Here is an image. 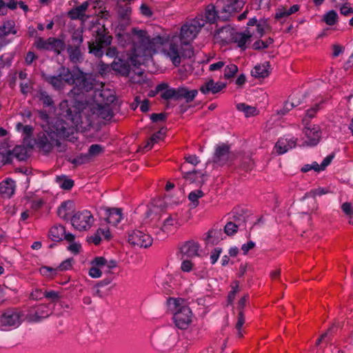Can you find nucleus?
Masks as SVG:
<instances>
[{
  "label": "nucleus",
  "mask_w": 353,
  "mask_h": 353,
  "mask_svg": "<svg viewBox=\"0 0 353 353\" xmlns=\"http://www.w3.org/2000/svg\"><path fill=\"white\" fill-rule=\"evenodd\" d=\"M206 23L209 21L206 20L204 12L184 23L179 33H170L152 39L145 30L134 29V33L135 38L145 45L143 57L147 58L152 56L161 47L163 54L177 67L184 59L193 56L194 50L191 43Z\"/></svg>",
  "instance_id": "obj_1"
},
{
  "label": "nucleus",
  "mask_w": 353,
  "mask_h": 353,
  "mask_svg": "<svg viewBox=\"0 0 353 353\" xmlns=\"http://www.w3.org/2000/svg\"><path fill=\"white\" fill-rule=\"evenodd\" d=\"M139 29L134 28L130 33L117 34L118 43L123 47H130L127 54L126 60L119 59L114 60L112 63L113 70L120 73L122 75H128L130 72V65L134 66L143 65L152 59L143 57V48L145 45L139 39L135 38L134 30Z\"/></svg>",
  "instance_id": "obj_2"
},
{
  "label": "nucleus",
  "mask_w": 353,
  "mask_h": 353,
  "mask_svg": "<svg viewBox=\"0 0 353 353\" xmlns=\"http://www.w3.org/2000/svg\"><path fill=\"white\" fill-rule=\"evenodd\" d=\"M64 116L71 121V126H68L66 122L61 119L57 120L54 124L48 127V130L45 129L37 135L36 144L39 150L46 153L49 152L54 146L60 145V140L69 138L77 130L80 124L77 116H71L70 108L66 110Z\"/></svg>",
  "instance_id": "obj_3"
},
{
  "label": "nucleus",
  "mask_w": 353,
  "mask_h": 353,
  "mask_svg": "<svg viewBox=\"0 0 353 353\" xmlns=\"http://www.w3.org/2000/svg\"><path fill=\"white\" fill-rule=\"evenodd\" d=\"M45 80L51 84L56 90L63 88L65 84L75 85L71 91L74 94L77 92H88L92 89V83L87 79L85 74L79 70H73L61 67L58 70L57 75H43Z\"/></svg>",
  "instance_id": "obj_4"
},
{
  "label": "nucleus",
  "mask_w": 353,
  "mask_h": 353,
  "mask_svg": "<svg viewBox=\"0 0 353 353\" xmlns=\"http://www.w3.org/2000/svg\"><path fill=\"white\" fill-rule=\"evenodd\" d=\"M245 0H217L215 5L210 4L205 10L206 20L213 23L216 19L225 21L244 6Z\"/></svg>",
  "instance_id": "obj_5"
},
{
  "label": "nucleus",
  "mask_w": 353,
  "mask_h": 353,
  "mask_svg": "<svg viewBox=\"0 0 353 353\" xmlns=\"http://www.w3.org/2000/svg\"><path fill=\"white\" fill-rule=\"evenodd\" d=\"M168 310L173 314L176 326L181 330L186 329L192 322V311L185 304L183 299L169 298L167 300Z\"/></svg>",
  "instance_id": "obj_6"
},
{
  "label": "nucleus",
  "mask_w": 353,
  "mask_h": 353,
  "mask_svg": "<svg viewBox=\"0 0 353 353\" xmlns=\"http://www.w3.org/2000/svg\"><path fill=\"white\" fill-rule=\"evenodd\" d=\"M88 110L92 112V115L89 116L87 118L88 126L92 125L94 118L99 117L103 119L109 120L112 117V110L110 107V105L99 103L91 104L88 107H85L81 112H76L74 114H72V113L71 112L72 117H74L75 115L77 116V119L79 120V122L80 123L79 127L77 128V130L80 128H83V117L85 116V114L88 112Z\"/></svg>",
  "instance_id": "obj_7"
},
{
  "label": "nucleus",
  "mask_w": 353,
  "mask_h": 353,
  "mask_svg": "<svg viewBox=\"0 0 353 353\" xmlns=\"http://www.w3.org/2000/svg\"><path fill=\"white\" fill-rule=\"evenodd\" d=\"M23 316L22 311L17 308L5 310L0 316V330L10 331L16 329L21 324Z\"/></svg>",
  "instance_id": "obj_8"
},
{
  "label": "nucleus",
  "mask_w": 353,
  "mask_h": 353,
  "mask_svg": "<svg viewBox=\"0 0 353 353\" xmlns=\"http://www.w3.org/2000/svg\"><path fill=\"white\" fill-rule=\"evenodd\" d=\"M91 268L88 274L93 279L100 278L103 273L108 274L117 265L115 260H108L103 256H97L90 261Z\"/></svg>",
  "instance_id": "obj_9"
},
{
  "label": "nucleus",
  "mask_w": 353,
  "mask_h": 353,
  "mask_svg": "<svg viewBox=\"0 0 353 353\" xmlns=\"http://www.w3.org/2000/svg\"><path fill=\"white\" fill-rule=\"evenodd\" d=\"M92 213L88 210H81L75 212L71 217L70 221L72 227L78 231H87L90 230L94 223Z\"/></svg>",
  "instance_id": "obj_10"
},
{
  "label": "nucleus",
  "mask_w": 353,
  "mask_h": 353,
  "mask_svg": "<svg viewBox=\"0 0 353 353\" xmlns=\"http://www.w3.org/2000/svg\"><path fill=\"white\" fill-rule=\"evenodd\" d=\"M7 148H9L8 142H4L1 146L2 152H0V159L3 163H10L12 157H15L19 161H24L27 159L28 150L24 146L16 145L12 150L9 148L7 150Z\"/></svg>",
  "instance_id": "obj_11"
},
{
  "label": "nucleus",
  "mask_w": 353,
  "mask_h": 353,
  "mask_svg": "<svg viewBox=\"0 0 353 353\" xmlns=\"http://www.w3.org/2000/svg\"><path fill=\"white\" fill-rule=\"evenodd\" d=\"M303 141L302 145L314 146L318 144L321 137V132L319 125L306 126L303 129Z\"/></svg>",
  "instance_id": "obj_12"
},
{
  "label": "nucleus",
  "mask_w": 353,
  "mask_h": 353,
  "mask_svg": "<svg viewBox=\"0 0 353 353\" xmlns=\"http://www.w3.org/2000/svg\"><path fill=\"white\" fill-rule=\"evenodd\" d=\"M112 37L107 34H98L94 42H89L88 48L90 53L95 57H101L103 54V48L110 45Z\"/></svg>",
  "instance_id": "obj_13"
},
{
  "label": "nucleus",
  "mask_w": 353,
  "mask_h": 353,
  "mask_svg": "<svg viewBox=\"0 0 353 353\" xmlns=\"http://www.w3.org/2000/svg\"><path fill=\"white\" fill-rule=\"evenodd\" d=\"M152 238L140 230H133L129 233L128 242L140 248H148L152 244Z\"/></svg>",
  "instance_id": "obj_14"
},
{
  "label": "nucleus",
  "mask_w": 353,
  "mask_h": 353,
  "mask_svg": "<svg viewBox=\"0 0 353 353\" xmlns=\"http://www.w3.org/2000/svg\"><path fill=\"white\" fill-rule=\"evenodd\" d=\"M229 146L223 143L216 146L213 157L214 165L222 166L227 163L229 160Z\"/></svg>",
  "instance_id": "obj_15"
},
{
  "label": "nucleus",
  "mask_w": 353,
  "mask_h": 353,
  "mask_svg": "<svg viewBox=\"0 0 353 353\" xmlns=\"http://www.w3.org/2000/svg\"><path fill=\"white\" fill-rule=\"evenodd\" d=\"M52 312L49 305L40 304L32 308L28 314V318L31 321H38L49 316Z\"/></svg>",
  "instance_id": "obj_16"
},
{
  "label": "nucleus",
  "mask_w": 353,
  "mask_h": 353,
  "mask_svg": "<svg viewBox=\"0 0 353 353\" xmlns=\"http://www.w3.org/2000/svg\"><path fill=\"white\" fill-rule=\"evenodd\" d=\"M199 245L194 241H187L180 248L179 256L183 259L185 257H193L199 255Z\"/></svg>",
  "instance_id": "obj_17"
},
{
  "label": "nucleus",
  "mask_w": 353,
  "mask_h": 353,
  "mask_svg": "<svg viewBox=\"0 0 353 353\" xmlns=\"http://www.w3.org/2000/svg\"><path fill=\"white\" fill-rule=\"evenodd\" d=\"M94 99L97 103L110 105L115 100L114 91L103 88L94 91Z\"/></svg>",
  "instance_id": "obj_18"
},
{
  "label": "nucleus",
  "mask_w": 353,
  "mask_h": 353,
  "mask_svg": "<svg viewBox=\"0 0 353 353\" xmlns=\"http://www.w3.org/2000/svg\"><path fill=\"white\" fill-rule=\"evenodd\" d=\"M296 145V139L290 136L285 137L278 140L275 145V150L278 154H283L294 148Z\"/></svg>",
  "instance_id": "obj_19"
},
{
  "label": "nucleus",
  "mask_w": 353,
  "mask_h": 353,
  "mask_svg": "<svg viewBox=\"0 0 353 353\" xmlns=\"http://www.w3.org/2000/svg\"><path fill=\"white\" fill-rule=\"evenodd\" d=\"M235 30L229 26L222 27L217 30L214 34V39L217 42H232Z\"/></svg>",
  "instance_id": "obj_20"
},
{
  "label": "nucleus",
  "mask_w": 353,
  "mask_h": 353,
  "mask_svg": "<svg viewBox=\"0 0 353 353\" xmlns=\"http://www.w3.org/2000/svg\"><path fill=\"white\" fill-rule=\"evenodd\" d=\"M89 6L88 1L82 3L80 6L72 8L68 12L69 17L72 20L79 19L84 23L88 19V16L85 15V12Z\"/></svg>",
  "instance_id": "obj_21"
},
{
  "label": "nucleus",
  "mask_w": 353,
  "mask_h": 353,
  "mask_svg": "<svg viewBox=\"0 0 353 353\" xmlns=\"http://www.w3.org/2000/svg\"><path fill=\"white\" fill-rule=\"evenodd\" d=\"M110 236V232L107 226L100 227L93 234L88 237V241L94 245H99L103 239L109 240Z\"/></svg>",
  "instance_id": "obj_22"
},
{
  "label": "nucleus",
  "mask_w": 353,
  "mask_h": 353,
  "mask_svg": "<svg viewBox=\"0 0 353 353\" xmlns=\"http://www.w3.org/2000/svg\"><path fill=\"white\" fill-rule=\"evenodd\" d=\"M225 87V83L220 81L214 82L211 79L201 86L200 91L204 94H208L210 92L216 94L223 90Z\"/></svg>",
  "instance_id": "obj_23"
},
{
  "label": "nucleus",
  "mask_w": 353,
  "mask_h": 353,
  "mask_svg": "<svg viewBox=\"0 0 353 353\" xmlns=\"http://www.w3.org/2000/svg\"><path fill=\"white\" fill-rule=\"evenodd\" d=\"M179 225L176 216H169L163 221L161 230L165 234H169L174 232Z\"/></svg>",
  "instance_id": "obj_24"
},
{
  "label": "nucleus",
  "mask_w": 353,
  "mask_h": 353,
  "mask_svg": "<svg viewBox=\"0 0 353 353\" xmlns=\"http://www.w3.org/2000/svg\"><path fill=\"white\" fill-rule=\"evenodd\" d=\"M15 187V182L10 178H6L0 183V194L3 197L10 198L14 193Z\"/></svg>",
  "instance_id": "obj_25"
},
{
  "label": "nucleus",
  "mask_w": 353,
  "mask_h": 353,
  "mask_svg": "<svg viewBox=\"0 0 353 353\" xmlns=\"http://www.w3.org/2000/svg\"><path fill=\"white\" fill-rule=\"evenodd\" d=\"M224 238V233L221 229L213 228L209 230L205 237V241L208 245L217 244Z\"/></svg>",
  "instance_id": "obj_26"
},
{
  "label": "nucleus",
  "mask_w": 353,
  "mask_h": 353,
  "mask_svg": "<svg viewBox=\"0 0 353 353\" xmlns=\"http://www.w3.org/2000/svg\"><path fill=\"white\" fill-rule=\"evenodd\" d=\"M252 34L249 31L245 32H234L232 42L237 44L238 47L245 50L247 48V43L250 42Z\"/></svg>",
  "instance_id": "obj_27"
},
{
  "label": "nucleus",
  "mask_w": 353,
  "mask_h": 353,
  "mask_svg": "<svg viewBox=\"0 0 353 353\" xmlns=\"http://www.w3.org/2000/svg\"><path fill=\"white\" fill-rule=\"evenodd\" d=\"M269 73L270 64L268 62L256 65L251 71L252 76L258 79L265 78L269 75Z\"/></svg>",
  "instance_id": "obj_28"
},
{
  "label": "nucleus",
  "mask_w": 353,
  "mask_h": 353,
  "mask_svg": "<svg viewBox=\"0 0 353 353\" xmlns=\"http://www.w3.org/2000/svg\"><path fill=\"white\" fill-rule=\"evenodd\" d=\"M107 221L113 225H117L123 219L121 209L112 208L106 210Z\"/></svg>",
  "instance_id": "obj_29"
},
{
  "label": "nucleus",
  "mask_w": 353,
  "mask_h": 353,
  "mask_svg": "<svg viewBox=\"0 0 353 353\" xmlns=\"http://www.w3.org/2000/svg\"><path fill=\"white\" fill-rule=\"evenodd\" d=\"M15 23L12 20L5 21L2 26H0V44L4 37L10 34H16L17 30H15Z\"/></svg>",
  "instance_id": "obj_30"
},
{
  "label": "nucleus",
  "mask_w": 353,
  "mask_h": 353,
  "mask_svg": "<svg viewBox=\"0 0 353 353\" xmlns=\"http://www.w3.org/2000/svg\"><path fill=\"white\" fill-rule=\"evenodd\" d=\"M236 109L238 111L242 112L246 118L256 116L259 113V110L255 106L250 105L244 103L236 104Z\"/></svg>",
  "instance_id": "obj_31"
},
{
  "label": "nucleus",
  "mask_w": 353,
  "mask_h": 353,
  "mask_svg": "<svg viewBox=\"0 0 353 353\" xmlns=\"http://www.w3.org/2000/svg\"><path fill=\"white\" fill-rule=\"evenodd\" d=\"M157 90L163 91L161 94V97L164 99H170L172 98H178V90L174 88H168V85L165 83H161L157 86Z\"/></svg>",
  "instance_id": "obj_32"
},
{
  "label": "nucleus",
  "mask_w": 353,
  "mask_h": 353,
  "mask_svg": "<svg viewBox=\"0 0 353 353\" xmlns=\"http://www.w3.org/2000/svg\"><path fill=\"white\" fill-rule=\"evenodd\" d=\"M172 277L169 274H159L156 277V283L159 286L162 287L165 291H168L171 287Z\"/></svg>",
  "instance_id": "obj_33"
},
{
  "label": "nucleus",
  "mask_w": 353,
  "mask_h": 353,
  "mask_svg": "<svg viewBox=\"0 0 353 353\" xmlns=\"http://www.w3.org/2000/svg\"><path fill=\"white\" fill-rule=\"evenodd\" d=\"M65 234V228L63 225H55L52 227L50 232L49 235L52 241H59L63 239Z\"/></svg>",
  "instance_id": "obj_34"
},
{
  "label": "nucleus",
  "mask_w": 353,
  "mask_h": 353,
  "mask_svg": "<svg viewBox=\"0 0 353 353\" xmlns=\"http://www.w3.org/2000/svg\"><path fill=\"white\" fill-rule=\"evenodd\" d=\"M197 94L198 91L196 90H189L185 88L178 89V98H183L187 102L192 101Z\"/></svg>",
  "instance_id": "obj_35"
},
{
  "label": "nucleus",
  "mask_w": 353,
  "mask_h": 353,
  "mask_svg": "<svg viewBox=\"0 0 353 353\" xmlns=\"http://www.w3.org/2000/svg\"><path fill=\"white\" fill-rule=\"evenodd\" d=\"M333 158V155H328L323 160L321 164H319L316 161H313L311 163L312 170H314L315 172H317L324 170L326 168V167L331 163Z\"/></svg>",
  "instance_id": "obj_36"
},
{
  "label": "nucleus",
  "mask_w": 353,
  "mask_h": 353,
  "mask_svg": "<svg viewBox=\"0 0 353 353\" xmlns=\"http://www.w3.org/2000/svg\"><path fill=\"white\" fill-rule=\"evenodd\" d=\"M72 206V203L70 201H67L62 203L57 210V214L59 216L63 219H68Z\"/></svg>",
  "instance_id": "obj_37"
},
{
  "label": "nucleus",
  "mask_w": 353,
  "mask_h": 353,
  "mask_svg": "<svg viewBox=\"0 0 353 353\" xmlns=\"http://www.w3.org/2000/svg\"><path fill=\"white\" fill-rule=\"evenodd\" d=\"M52 41V37H50L48 39L39 37L36 39L34 46L39 50H50L51 43Z\"/></svg>",
  "instance_id": "obj_38"
},
{
  "label": "nucleus",
  "mask_w": 353,
  "mask_h": 353,
  "mask_svg": "<svg viewBox=\"0 0 353 353\" xmlns=\"http://www.w3.org/2000/svg\"><path fill=\"white\" fill-rule=\"evenodd\" d=\"M16 128L17 131L22 132L24 140L30 138L33 132V128L30 125H23L21 123H18Z\"/></svg>",
  "instance_id": "obj_39"
},
{
  "label": "nucleus",
  "mask_w": 353,
  "mask_h": 353,
  "mask_svg": "<svg viewBox=\"0 0 353 353\" xmlns=\"http://www.w3.org/2000/svg\"><path fill=\"white\" fill-rule=\"evenodd\" d=\"M56 181L64 190H70L74 185V181L70 179L66 178L65 176H57Z\"/></svg>",
  "instance_id": "obj_40"
},
{
  "label": "nucleus",
  "mask_w": 353,
  "mask_h": 353,
  "mask_svg": "<svg viewBox=\"0 0 353 353\" xmlns=\"http://www.w3.org/2000/svg\"><path fill=\"white\" fill-rule=\"evenodd\" d=\"M323 20L327 25L333 26L338 21V14L334 10H330L323 15Z\"/></svg>",
  "instance_id": "obj_41"
},
{
  "label": "nucleus",
  "mask_w": 353,
  "mask_h": 353,
  "mask_svg": "<svg viewBox=\"0 0 353 353\" xmlns=\"http://www.w3.org/2000/svg\"><path fill=\"white\" fill-rule=\"evenodd\" d=\"M39 272L42 276L48 279H52L58 274V270L57 267L42 266L39 269Z\"/></svg>",
  "instance_id": "obj_42"
},
{
  "label": "nucleus",
  "mask_w": 353,
  "mask_h": 353,
  "mask_svg": "<svg viewBox=\"0 0 353 353\" xmlns=\"http://www.w3.org/2000/svg\"><path fill=\"white\" fill-rule=\"evenodd\" d=\"M104 150L103 147L99 144H92L90 146L87 153L89 155V159L91 160L92 158L99 156Z\"/></svg>",
  "instance_id": "obj_43"
},
{
  "label": "nucleus",
  "mask_w": 353,
  "mask_h": 353,
  "mask_svg": "<svg viewBox=\"0 0 353 353\" xmlns=\"http://www.w3.org/2000/svg\"><path fill=\"white\" fill-rule=\"evenodd\" d=\"M50 50L59 54L65 48V43L63 40L52 37Z\"/></svg>",
  "instance_id": "obj_44"
},
{
  "label": "nucleus",
  "mask_w": 353,
  "mask_h": 353,
  "mask_svg": "<svg viewBox=\"0 0 353 353\" xmlns=\"http://www.w3.org/2000/svg\"><path fill=\"white\" fill-rule=\"evenodd\" d=\"M165 133V130L163 128H161L157 132L154 133L150 137L149 141L148 142L147 147L149 148H152L154 143H157L158 141L163 139Z\"/></svg>",
  "instance_id": "obj_45"
},
{
  "label": "nucleus",
  "mask_w": 353,
  "mask_h": 353,
  "mask_svg": "<svg viewBox=\"0 0 353 353\" xmlns=\"http://www.w3.org/2000/svg\"><path fill=\"white\" fill-rule=\"evenodd\" d=\"M299 101H294L293 96L291 95L289 99L285 103L283 109L281 110V113L283 114H285L294 107L299 105Z\"/></svg>",
  "instance_id": "obj_46"
},
{
  "label": "nucleus",
  "mask_w": 353,
  "mask_h": 353,
  "mask_svg": "<svg viewBox=\"0 0 353 353\" xmlns=\"http://www.w3.org/2000/svg\"><path fill=\"white\" fill-rule=\"evenodd\" d=\"M89 155L87 154H81L79 156L70 159L69 161L74 165H81L90 161Z\"/></svg>",
  "instance_id": "obj_47"
},
{
  "label": "nucleus",
  "mask_w": 353,
  "mask_h": 353,
  "mask_svg": "<svg viewBox=\"0 0 353 353\" xmlns=\"http://www.w3.org/2000/svg\"><path fill=\"white\" fill-rule=\"evenodd\" d=\"M79 46H76L74 48L70 47L68 49L70 58L73 62H77L81 58V54Z\"/></svg>",
  "instance_id": "obj_48"
},
{
  "label": "nucleus",
  "mask_w": 353,
  "mask_h": 353,
  "mask_svg": "<svg viewBox=\"0 0 353 353\" xmlns=\"http://www.w3.org/2000/svg\"><path fill=\"white\" fill-rule=\"evenodd\" d=\"M238 71V67L233 63L227 65L224 68V77L230 79L234 77Z\"/></svg>",
  "instance_id": "obj_49"
},
{
  "label": "nucleus",
  "mask_w": 353,
  "mask_h": 353,
  "mask_svg": "<svg viewBox=\"0 0 353 353\" xmlns=\"http://www.w3.org/2000/svg\"><path fill=\"white\" fill-rule=\"evenodd\" d=\"M245 323V317L243 311H239L237 316V322L236 323V329L237 330V335L239 337L243 336L242 327Z\"/></svg>",
  "instance_id": "obj_50"
},
{
  "label": "nucleus",
  "mask_w": 353,
  "mask_h": 353,
  "mask_svg": "<svg viewBox=\"0 0 353 353\" xmlns=\"http://www.w3.org/2000/svg\"><path fill=\"white\" fill-rule=\"evenodd\" d=\"M37 97L45 105L51 106L53 105V100L51 97L45 91H40Z\"/></svg>",
  "instance_id": "obj_51"
},
{
  "label": "nucleus",
  "mask_w": 353,
  "mask_h": 353,
  "mask_svg": "<svg viewBox=\"0 0 353 353\" xmlns=\"http://www.w3.org/2000/svg\"><path fill=\"white\" fill-rule=\"evenodd\" d=\"M203 195L201 190H197L189 194L188 199L192 203L194 207L198 205V199Z\"/></svg>",
  "instance_id": "obj_52"
},
{
  "label": "nucleus",
  "mask_w": 353,
  "mask_h": 353,
  "mask_svg": "<svg viewBox=\"0 0 353 353\" xmlns=\"http://www.w3.org/2000/svg\"><path fill=\"white\" fill-rule=\"evenodd\" d=\"M182 262L181 264V270L183 272H190L194 270V266L191 260L189 259H182Z\"/></svg>",
  "instance_id": "obj_53"
},
{
  "label": "nucleus",
  "mask_w": 353,
  "mask_h": 353,
  "mask_svg": "<svg viewBox=\"0 0 353 353\" xmlns=\"http://www.w3.org/2000/svg\"><path fill=\"white\" fill-rule=\"evenodd\" d=\"M194 275L199 279H203L208 276V270L203 267H194Z\"/></svg>",
  "instance_id": "obj_54"
},
{
  "label": "nucleus",
  "mask_w": 353,
  "mask_h": 353,
  "mask_svg": "<svg viewBox=\"0 0 353 353\" xmlns=\"http://www.w3.org/2000/svg\"><path fill=\"white\" fill-rule=\"evenodd\" d=\"M221 252H222V248L220 247H216L211 251L210 255V263L212 265H214L216 263Z\"/></svg>",
  "instance_id": "obj_55"
},
{
  "label": "nucleus",
  "mask_w": 353,
  "mask_h": 353,
  "mask_svg": "<svg viewBox=\"0 0 353 353\" xmlns=\"http://www.w3.org/2000/svg\"><path fill=\"white\" fill-rule=\"evenodd\" d=\"M73 263L72 259H67L63 261L59 266L57 267L58 272L66 271L72 268Z\"/></svg>",
  "instance_id": "obj_56"
},
{
  "label": "nucleus",
  "mask_w": 353,
  "mask_h": 353,
  "mask_svg": "<svg viewBox=\"0 0 353 353\" xmlns=\"http://www.w3.org/2000/svg\"><path fill=\"white\" fill-rule=\"evenodd\" d=\"M290 15L288 14V10L286 8L280 7L276 10L275 12V19L278 20H281L283 19H285L288 17Z\"/></svg>",
  "instance_id": "obj_57"
},
{
  "label": "nucleus",
  "mask_w": 353,
  "mask_h": 353,
  "mask_svg": "<svg viewBox=\"0 0 353 353\" xmlns=\"http://www.w3.org/2000/svg\"><path fill=\"white\" fill-rule=\"evenodd\" d=\"M238 226L232 222H228L224 228V233L227 235H232L236 232Z\"/></svg>",
  "instance_id": "obj_58"
},
{
  "label": "nucleus",
  "mask_w": 353,
  "mask_h": 353,
  "mask_svg": "<svg viewBox=\"0 0 353 353\" xmlns=\"http://www.w3.org/2000/svg\"><path fill=\"white\" fill-rule=\"evenodd\" d=\"M44 297L51 300L52 301H55L61 298V294L59 292L50 290L44 292Z\"/></svg>",
  "instance_id": "obj_59"
},
{
  "label": "nucleus",
  "mask_w": 353,
  "mask_h": 353,
  "mask_svg": "<svg viewBox=\"0 0 353 353\" xmlns=\"http://www.w3.org/2000/svg\"><path fill=\"white\" fill-rule=\"evenodd\" d=\"M328 193V190L325 188H318L313 189L308 192L310 196L316 197L317 196H322Z\"/></svg>",
  "instance_id": "obj_60"
},
{
  "label": "nucleus",
  "mask_w": 353,
  "mask_h": 353,
  "mask_svg": "<svg viewBox=\"0 0 353 353\" xmlns=\"http://www.w3.org/2000/svg\"><path fill=\"white\" fill-rule=\"evenodd\" d=\"M81 248V244L76 241L70 243L68 247V250L74 254H78L80 252Z\"/></svg>",
  "instance_id": "obj_61"
},
{
  "label": "nucleus",
  "mask_w": 353,
  "mask_h": 353,
  "mask_svg": "<svg viewBox=\"0 0 353 353\" xmlns=\"http://www.w3.org/2000/svg\"><path fill=\"white\" fill-rule=\"evenodd\" d=\"M44 297V292L41 290L36 288L30 294V298L33 300H40Z\"/></svg>",
  "instance_id": "obj_62"
},
{
  "label": "nucleus",
  "mask_w": 353,
  "mask_h": 353,
  "mask_svg": "<svg viewBox=\"0 0 353 353\" xmlns=\"http://www.w3.org/2000/svg\"><path fill=\"white\" fill-rule=\"evenodd\" d=\"M225 62L222 61H219L218 62L212 63L209 66V70L210 71H216V70H220L223 68L225 65Z\"/></svg>",
  "instance_id": "obj_63"
},
{
  "label": "nucleus",
  "mask_w": 353,
  "mask_h": 353,
  "mask_svg": "<svg viewBox=\"0 0 353 353\" xmlns=\"http://www.w3.org/2000/svg\"><path fill=\"white\" fill-rule=\"evenodd\" d=\"M265 28V22H259L256 24V32L255 33L256 37H262L264 34Z\"/></svg>",
  "instance_id": "obj_64"
}]
</instances>
